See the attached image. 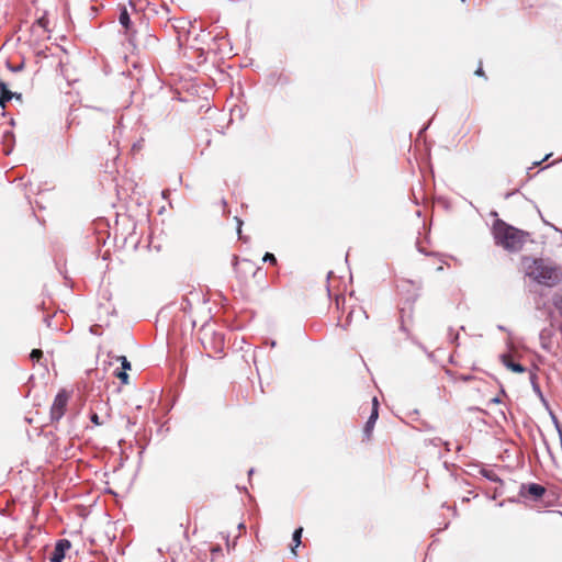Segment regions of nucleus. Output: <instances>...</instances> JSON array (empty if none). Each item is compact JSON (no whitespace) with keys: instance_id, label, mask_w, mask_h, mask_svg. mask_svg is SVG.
Returning a JSON list of instances; mask_svg holds the SVG:
<instances>
[{"instance_id":"e433bc0d","label":"nucleus","mask_w":562,"mask_h":562,"mask_svg":"<svg viewBox=\"0 0 562 562\" xmlns=\"http://www.w3.org/2000/svg\"><path fill=\"white\" fill-rule=\"evenodd\" d=\"M254 473V469H250L248 474L251 475Z\"/></svg>"},{"instance_id":"412c9836","label":"nucleus","mask_w":562,"mask_h":562,"mask_svg":"<svg viewBox=\"0 0 562 562\" xmlns=\"http://www.w3.org/2000/svg\"><path fill=\"white\" fill-rule=\"evenodd\" d=\"M23 68H24V63L23 61L19 63L16 66L9 65V69L11 71H13V72L21 71Z\"/></svg>"},{"instance_id":"20e7f679","label":"nucleus","mask_w":562,"mask_h":562,"mask_svg":"<svg viewBox=\"0 0 562 562\" xmlns=\"http://www.w3.org/2000/svg\"><path fill=\"white\" fill-rule=\"evenodd\" d=\"M546 493L544 486L537 483L521 484L519 487V495L522 497H531L535 501L541 498Z\"/></svg>"},{"instance_id":"4c0bfd02","label":"nucleus","mask_w":562,"mask_h":562,"mask_svg":"<svg viewBox=\"0 0 562 562\" xmlns=\"http://www.w3.org/2000/svg\"><path fill=\"white\" fill-rule=\"evenodd\" d=\"M513 194H514L513 192L507 193V194H506V198H509V196H510V195H513Z\"/></svg>"},{"instance_id":"7c9ffc66","label":"nucleus","mask_w":562,"mask_h":562,"mask_svg":"<svg viewBox=\"0 0 562 562\" xmlns=\"http://www.w3.org/2000/svg\"><path fill=\"white\" fill-rule=\"evenodd\" d=\"M38 24H40V25H42V26H44V19H40V20H38Z\"/></svg>"},{"instance_id":"f3484780","label":"nucleus","mask_w":562,"mask_h":562,"mask_svg":"<svg viewBox=\"0 0 562 562\" xmlns=\"http://www.w3.org/2000/svg\"><path fill=\"white\" fill-rule=\"evenodd\" d=\"M43 357V351L41 349H33L30 353V358L33 361H40V359Z\"/></svg>"},{"instance_id":"423d86ee","label":"nucleus","mask_w":562,"mask_h":562,"mask_svg":"<svg viewBox=\"0 0 562 562\" xmlns=\"http://www.w3.org/2000/svg\"><path fill=\"white\" fill-rule=\"evenodd\" d=\"M12 99L22 102V94L18 92H12L8 89L5 82L0 80V105H5V103L11 101Z\"/></svg>"},{"instance_id":"6e6552de","label":"nucleus","mask_w":562,"mask_h":562,"mask_svg":"<svg viewBox=\"0 0 562 562\" xmlns=\"http://www.w3.org/2000/svg\"><path fill=\"white\" fill-rule=\"evenodd\" d=\"M551 337H552L551 328H543L539 334V340H540L541 348L544 349L546 351H551V347H552Z\"/></svg>"},{"instance_id":"58836bf2","label":"nucleus","mask_w":562,"mask_h":562,"mask_svg":"<svg viewBox=\"0 0 562 562\" xmlns=\"http://www.w3.org/2000/svg\"><path fill=\"white\" fill-rule=\"evenodd\" d=\"M360 313H362L367 317L366 311L360 310Z\"/></svg>"},{"instance_id":"4468645a","label":"nucleus","mask_w":562,"mask_h":562,"mask_svg":"<svg viewBox=\"0 0 562 562\" xmlns=\"http://www.w3.org/2000/svg\"><path fill=\"white\" fill-rule=\"evenodd\" d=\"M553 305L557 308L560 317L562 318V294H555L553 296Z\"/></svg>"},{"instance_id":"39448f33","label":"nucleus","mask_w":562,"mask_h":562,"mask_svg":"<svg viewBox=\"0 0 562 562\" xmlns=\"http://www.w3.org/2000/svg\"><path fill=\"white\" fill-rule=\"evenodd\" d=\"M71 548V542L68 539H59L54 548L50 557V562H63L66 551Z\"/></svg>"},{"instance_id":"72a5a7b5","label":"nucleus","mask_w":562,"mask_h":562,"mask_svg":"<svg viewBox=\"0 0 562 562\" xmlns=\"http://www.w3.org/2000/svg\"><path fill=\"white\" fill-rule=\"evenodd\" d=\"M167 193H168V191H162V196L166 198Z\"/></svg>"},{"instance_id":"a211bd4d","label":"nucleus","mask_w":562,"mask_h":562,"mask_svg":"<svg viewBox=\"0 0 562 562\" xmlns=\"http://www.w3.org/2000/svg\"><path fill=\"white\" fill-rule=\"evenodd\" d=\"M119 360L121 361L122 370H131V362L125 356L119 357Z\"/></svg>"},{"instance_id":"9b49d317","label":"nucleus","mask_w":562,"mask_h":562,"mask_svg":"<svg viewBox=\"0 0 562 562\" xmlns=\"http://www.w3.org/2000/svg\"><path fill=\"white\" fill-rule=\"evenodd\" d=\"M119 22L126 31L131 29L132 22L130 13L125 7L121 8L120 10Z\"/></svg>"},{"instance_id":"ddd939ff","label":"nucleus","mask_w":562,"mask_h":562,"mask_svg":"<svg viewBox=\"0 0 562 562\" xmlns=\"http://www.w3.org/2000/svg\"><path fill=\"white\" fill-rule=\"evenodd\" d=\"M481 474L487 479L488 481H492V482H498L501 484H503V481L499 479V476L492 470H486V469H483L481 471Z\"/></svg>"},{"instance_id":"473e14b6","label":"nucleus","mask_w":562,"mask_h":562,"mask_svg":"<svg viewBox=\"0 0 562 562\" xmlns=\"http://www.w3.org/2000/svg\"><path fill=\"white\" fill-rule=\"evenodd\" d=\"M535 391H537L541 395L540 389L538 386H535Z\"/></svg>"},{"instance_id":"aec40b11","label":"nucleus","mask_w":562,"mask_h":562,"mask_svg":"<svg viewBox=\"0 0 562 562\" xmlns=\"http://www.w3.org/2000/svg\"><path fill=\"white\" fill-rule=\"evenodd\" d=\"M90 420H91V423H93V424H94V425H97V426H100V425H102V424H103V422H102V420H100V418H99V416H98V414H97V413H92V414L90 415Z\"/></svg>"},{"instance_id":"bb28decb","label":"nucleus","mask_w":562,"mask_h":562,"mask_svg":"<svg viewBox=\"0 0 562 562\" xmlns=\"http://www.w3.org/2000/svg\"><path fill=\"white\" fill-rule=\"evenodd\" d=\"M475 74H476V75H479V76L483 75V70H482V68L480 67V68L475 71Z\"/></svg>"},{"instance_id":"2f4dec72","label":"nucleus","mask_w":562,"mask_h":562,"mask_svg":"<svg viewBox=\"0 0 562 562\" xmlns=\"http://www.w3.org/2000/svg\"><path fill=\"white\" fill-rule=\"evenodd\" d=\"M45 322L47 323V326H50V323H49V322H50V318H49V317H46V318H45Z\"/></svg>"},{"instance_id":"c9c22d12","label":"nucleus","mask_w":562,"mask_h":562,"mask_svg":"<svg viewBox=\"0 0 562 562\" xmlns=\"http://www.w3.org/2000/svg\"><path fill=\"white\" fill-rule=\"evenodd\" d=\"M244 263L251 265L249 260H244Z\"/></svg>"},{"instance_id":"b1692460","label":"nucleus","mask_w":562,"mask_h":562,"mask_svg":"<svg viewBox=\"0 0 562 562\" xmlns=\"http://www.w3.org/2000/svg\"><path fill=\"white\" fill-rule=\"evenodd\" d=\"M551 417H552V422L557 428V431L559 432V429H562V426L560 425L558 418L553 414H551Z\"/></svg>"},{"instance_id":"cd10ccee","label":"nucleus","mask_w":562,"mask_h":562,"mask_svg":"<svg viewBox=\"0 0 562 562\" xmlns=\"http://www.w3.org/2000/svg\"><path fill=\"white\" fill-rule=\"evenodd\" d=\"M214 109H215V110H217V111H220V112H225V109H226V108H218V106H215Z\"/></svg>"},{"instance_id":"393cba45","label":"nucleus","mask_w":562,"mask_h":562,"mask_svg":"<svg viewBox=\"0 0 562 562\" xmlns=\"http://www.w3.org/2000/svg\"><path fill=\"white\" fill-rule=\"evenodd\" d=\"M375 408L379 411V402H378L376 397H373L372 398V409H375Z\"/></svg>"},{"instance_id":"f03ea898","label":"nucleus","mask_w":562,"mask_h":562,"mask_svg":"<svg viewBox=\"0 0 562 562\" xmlns=\"http://www.w3.org/2000/svg\"><path fill=\"white\" fill-rule=\"evenodd\" d=\"M492 233L495 244L509 252L519 251L524 247L528 237V233L518 229L499 218L494 222Z\"/></svg>"},{"instance_id":"4be33fe9","label":"nucleus","mask_w":562,"mask_h":562,"mask_svg":"<svg viewBox=\"0 0 562 562\" xmlns=\"http://www.w3.org/2000/svg\"><path fill=\"white\" fill-rule=\"evenodd\" d=\"M235 220L237 222V234H238V237L241 238L243 221L239 217H235Z\"/></svg>"},{"instance_id":"7ed1b4c3","label":"nucleus","mask_w":562,"mask_h":562,"mask_svg":"<svg viewBox=\"0 0 562 562\" xmlns=\"http://www.w3.org/2000/svg\"><path fill=\"white\" fill-rule=\"evenodd\" d=\"M68 400L69 394L65 390H60L57 393L50 407V419L53 422H58L63 418L66 413Z\"/></svg>"},{"instance_id":"c756f323","label":"nucleus","mask_w":562,"mask_h":562,"mask_svg":"<svg viewBox=\"0 0 562 562\" xmlns=\"http://www.w3.org/2000/svg\"><path fill=\"white\" fill-rule=\"evenodd\" d=\"M497 328H498L499 330H504V331L506 330V328H505L503 325H498V326H497Z\"/></svg>"},{"instance_id":"ea45409f","label":"nucleus","mask_w":562,"mask_h":562,"mask_svg":"<svg viewBox=\"0 0 562 562\" xmlns=\"http://www.w3.org/2000/svg\"><path fill=\"white\" fill-rule=\"evenodd\" d=\"M462 2H464L465 0H461Z\"/></svg>"},{"instance_id":"2eb2a0df","label":"nucleus","mask_w":562,"mask_h":562,"mask_svg":"<svg viewBox=\"0 0 562 562\" xmlns=\"http://www.w3.org/2000/svg\"><path fill=\"white\" fill-rule=\"evenodd\" d=\"M244 109L245 108H241V106H238V108H229V111H228V115H229V121L233 120V116L236 115L238 113V116L239 119H243V116L245 115L244 113Z\"/></svg>"},{"instance_id":"6ab92c4d","label":"nucleus","mask_w":562,"mask_h":562,"mask_svg":"<svg viewBox=\"0 0 562 562\" xmlns=\"http://www.w3.org/2000/svg\"><path fill=\"white\" fill-rule=\"evenodd\" d=\"M262 261L263 262H270V263H276L277 262V259L274 257L273 254L271 252H266L263 258H262Z\"/></svg>"},{"instance_id":"dca6fc26","label":"nucleus","mask_w":562,"mask_h":562,"mask_svg":"<svg viewBox=\"0 0 562 562\" xmlns=\"http://www.w3.org/2000/svg\"><path fill=\"white\" fill-rule=\"evenodd\" d=\"M126 371H127V370H122V371H117V372H115V376H116L117 379H120V380H121V382H122L123 384H127V383H128V379H130V376H128V374L126 373Z\"/></svg>"},{"instance_id":"f257e3e1","label":"nucleus","mask_w":562,"mask_h":562,"mask_svg":"<svg viewBox=\"0 0 562 562\" xmlns=\"http://www.w3.org/2000/svg\"><path fill=\"white\" fill-rule=\"evenodd\" d=\"M522 267L526 277L532 279L538 284L552 288L562 282L561 269L547 263L543 259L525 257L522 259Z\"/></svg>"},{"instance_id":"c85d7f7f","label":"nucleus","mask_w":562,"mask_h":562,"mask_svg":"<svg viewBox=\"0 0 562 562\" xmlns=\"http://www.w3.org/2000/svg\"><path fill=\"white\" fill-rule=\"evenodd\" d=\"M491 403H499V398L498 397H494L491 400Z\"/></svg>"},{"instance_id":"f8f14e48","label":"nucleus","mask_w":562,"mask_h":562,"mask_svg":"<svg viewBox=\"0 0 562 562\" xmlns=\"http://www.w3.org/2000/svg\"><path fill=\"white\" fill-rule=\"evenodd\" d=\"M303 528L299 527L294 530L292 535V541L294 546L291 548V551L294 555H296V548L301 544V538H302Z\"/></svg>"},{"instance_id":"1a4fd4ad","label":"nucleus","mask_w":562,"mask_h":562,"mask_svg":"<svg viewBox=\"0 0 562 562\" xmlns=\"http://www.w3.org/2000/svg\"><path fill=\"white\" fill-rule=\"evenodd\" d=\"M378 417H379L378 409L376 408L372 409L371 414H370V416H369V418H368V420H367V423L364 425V428H363V435H364L366 438L369 439L371 437V434L373 431V428H374V425H375V422H376Z\"/></svg>"},{"instance_id":"0eeeda50","label":"nucleus","mask_w":562,"mask_h":562,"mask_svg":"<svg viewBox=\"0 0 562 562\" xmlns=\"http://www.w3.org/2000/svg\"><path fill=\"white\" fill-rule=\"evenodd\" d=\"M501 360H502L503 364L507 369L512 370L513 372H516V373H524V372H526V368L522 364L518 363V362H514L512 360V356L509 353H503L501 356Z\"/></svg>"},{"instance_id":"5701e85b","label":"nucleus","mask_w":562,"mask_h":562,"mask_svg":"<svg viewBox=\"0 0 562 562\" xmlns=\"http://www.w3.org/2000/svg\"><path fill=\"white\" fill-rule=\"evenodd\" d=\"M551 417H552V422L557 428V431L559 432V429H562V426L560 425L558 418L553 414H551Z\"/></svg>"},{"instance_id":"a878e982","label":"nucleus","mask_w":562,"mask_h":562,"mask_svg":"<svg viewBox=\"0 0 562 562\" xmlns=\"http://www.w3.org/2000/svg\"><path fill=\"white\" fill-rule=\"evenodd\" d=\"M450 337H451V342H453V344H454V342L458 340V338H459V334L452 335V334L450 333Z\"/></svg>"},{"instance_id":"9d476101","label":"nucleus","mask_w":562,"mask_h":562,"mask_svg":"<svg viewBox=\"0 0 562 562\" xmlns=\"http://www.w3.org/2000/svg\"><path fill=\"white\" fill-rule=\"evenodd\" d=\"M14 144V135L11 131H4L2 134L3 153L10 155Z\"/></svg>"},{"instance_id":"f704fd0d","label":"nucleus","mask_w":562,"mask_h":562,"mask_svg":"<svg viewBox=\"0 0 562 562\" xmlns=\"http://www.w3.org/2000/svg\"><path fill=\"white\" fill-rule=\"evenodd\" d=\"M238 528H239V529L245 528L244 524H239Z\"/></svg>"}]
</instances>
